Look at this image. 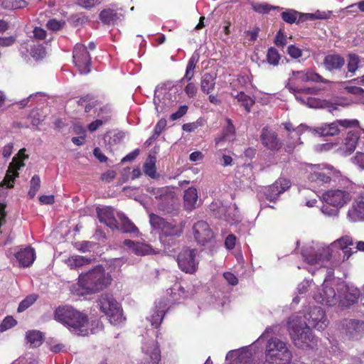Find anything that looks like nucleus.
I'll list each match as a JSON object with an SVG mask.
<instances>
[{
    "mask_svg": "<svg viewBox=\"0 0 364 364\" xmlns=\"http://www.w3.org/2000/svg\"><path fill=\"white\" fill-rule=\"evenodd\" d=\"M112 281L111 275L98 265L78 277L77 283L72 287L71 291L76 295L92 294L107 288Z\"/></svg>",
    "mask_w": 364,
    "mask_h": 364,
    "instance_id": "obj_1",
    "label": "nucleus"
},
{
    "mask_svg": "<svg viewBox=\"0 0 364 364\" xmlns=\"http://www.w3.org/2000/svg\"><path fill=\"white\" fill-rule=\"evenodd\" d=\"M54 319L77 336H85L89 333L87 315L72 306L64 305L56 308Z\"/></svg>",
    "mask_w": 364,
    "mask_h": 364,
    "instance_id": "obj_2",
    "label": "nucleus"
},
{
    "mask_svg": "<svg viewBox=\"0 0 364 364\" xmlns=\"http://www.w3.org/2000/svg\"><path fill=\"white\" fill-rule=\"evenodd\" d=\"M288 328L290 338L297 348L305 350L317 348L318 338L313 333L306 323H289Z\"/></svg>",
    "mask_w": 364,
    "mask_h": 364,
    "instance_id": "obj_3",
    "label": "nucleus"
},
{
    "mask_svg": "<svg viewBox=\"0 0 364 364\" xmlns=\"http://www.w3.org/2000/svg\"><path fill=\"white\" fill-rule=\"evenodd\" d=\"M309 168L307 179L317 186L328 184L331 181L343 187L350 185V181L346 177L333 168H321L318 165H311Z\"/></svg>",
    "mask_w": 364,
    "mask_h": 364,
    "instance_id": "obj_4",
    "label": "nucleus"
},
{
    "mask_svg": "<svg viewBox=\"0 0 364 364\" xmlns=\"http://www.w3.org/2000/svg\"><path fill=\"white\" fill-rule=\"evenodd\" d=\"M292 353L287 343L278 338H271L267 342L263 364H288Z\"/></svg>",
    "mask_w": 364,
    "mask_h": 364,
    "instance_id": "obj_5",
    "label": "nucleus"
},
{
    "mask_svg": "<svg viewBox=\"0 0 364 364\" xmlns=\"http://www.w3.org/2000/svg\"><path fill=\"white\" fill-rule=\"evenodd\" d=\"M96 303L99 310L109 318L112 323L115 325L122 321V309L112 294H102Z\"/></svg>",
    "mask_w": 364,
    "mask_h": 364,
    "instance_id": "obj_6",
    "label": "nucleus"
},
{
    "mask_svg": "<svg viewBox=\"0 0 364 364\" xmlns=\"http://www.w3.org/2000/svg\"><path fill=\"white\" fill-rule=\"evenodd\" d=\"M149 220L151 225L154 229L160 230L165 236L179 237L183 232V222L178 224L174 220L168 221L154 213L150 214Z\"/></svg>",
    "mask_w": 364,
    "mask_h": 364,
    "instance_id": "obj_7",
    "label": "nucleus"
},
{
    "mask_svg": "<svg viewBox=\"0 0 364 364\" xmlns=\"http://www.w3.org/2000/svg\"><path fill=\"white\" fill-rule=\"evenodd\" d=\"M73 63L80 74H88L91 71V57L87 47L77 43L73 51Z\"/></svg>",
    "mask_w": 364,
    "mask_h": 364,
    "instance_id": "obj_8",
    "label": "nucleus"
},
{
    "mask_svg": "<svg viewBox=\"0 0 364 364\" xmlns=\"http://www.w3.org/2000/svg\"><path fill=\"white\" fill-rule=\"evenodd\" d=\"M290 180L285 178H279L272 185L263 187L259 191L261 198L274 202L277 200L279 196L291 187Z\"/></svg>",
    "mask_w": 364,
    "mask_h": 364,
    "instance_id": "obj_9",
    "label": "nucleus"
},
{
    "mask_svg": "<svg viewBox=\"0 0 364 364\" xmlns=\"http://www.w3.org/2000/svg\"><path fill=\"white\" fill-rule=\"evenodd\" d=\"M197 250L184 248L177 256L179 269L187 273L193 274L198 269V262L196 260Z\"/></svg>",
    "mask_w": 364,
    "mask_h": 364,
    "instance_id": "obj_10",
    "label": "nucleus"
},
{
    "mask_svg": "<svg viewBox=\"0 0 364 364\" xmlns=\"http://www.w3.org/2000/svg\"><path fill=\"white\" fill-rule=\"evenodd\" d=\"M193 234L196 242L202 246L211 242L215 234L205 221L199 220L193 225Z\"/></svg>",
    "mask_w": 364,
    "mask_h": 364,
    "instance_id": "obj_11",
    "label": "nucleus"
},
{
    "mask_svg": "<svg viewBox=\"0 0 364 364\" xmlns=\"http://www.w3.org/2000/svg\"><path fill=\"white\" fill-rule=\"evenodd\" d=\"M322 198L327 204L339 208L350 200L351 195L345 190L331 189L324 192Z\"/></svg>",
    "mask_w": 364,
    "mask_h": 364,
    "instance_id": "obj_12",
    "label": "nucleus"
},
{
    "mask_svg": "<svg viewBox=\"0 0 364 364\" xmlns=\"http://www.w3.org/2000/svg\"><path fill=\"white\" fill-rule=\"evenodd\" d=\"M305 318L306 324L318 331H323L328 324L326 312L318 306L312 308Z\"/></svg>",
    "mask_w": 364,
    "mask_h": 364,
    "instance_id": "obj_13",
    "label": "nucleus"
},
{
    "mask_svg": "<svg viewBox=\"0 0 364 364\" xmlns=\"http://www.w3.org/2000/svg\"><path fill=\"white\" fill-rule=\"evenodd\" d=\"M340 296H337L335 289L329 286L326 279L322 284V289L314 296V299L321 304L334 306L339 303Z\"/></svg>",
    "mask_w": 364,
    "mask_h": 364,
    "instance_id": "obj_14",
    "label": "nucleus"
},
{
    "mask_svg": "<svg viewBox=\"0 0 364 364\" xmlns=\"http://www.w3.org/2000/svg\"><path fill=\"white\" fill-rule=\"evenodd\" d=\"M24 166V163L19 159L14 157L9 164L4 180L0 183V188L6 186L7 188L14 187L15 179L18 177V171Z\"/></svg>",
    "mask_w": 364,
    "mask_h": 364,
    "instance_id": "obj_15",
    "label": "nucleus"
},
{
    "mask_svg": "<svg viewBox=\"0 0 364 364\" xmlns=\"http://www.w3.org/2000/svg\"><path fill=\"white\" fill-rule=\"evenodd\" d=\"M346 336L349 338L357 339L364 334V321L358 319L346 320L343 324Z\"/></svg>",
    "mask_w": 364,
    "mask_h": 364,
    "instance_id": "obj_16",
    "label": "nucleus"
},
{
    "mask_svg": "<svg viewBox=\"0 0 364 364\" xmlns=\"http://www.w3.org/2000/svg\"><path fill=\"white\" fill-rule=\"evenodd\" d=\"M262 144L272 151H277L282 147V142L279 140L275 132L264 127L260 136Z\"/></svg>",
    "mask_w": 364,
    "mask_h": 364,
    "instance_id": "obj_17",
    "label": "nucleus"
},
{
    "mask_svg": "<svg viewBox=\"0 0 364 364\" xmlns=\"http://www.w3.org/2000/svg\"><path fill=\"white\" fill-rule=\"evenodd\" d=\"M97 215L100 223L105 224L112 230L117 228V219L114 216V210L112 207L97 208Z\"/></svg>",
    "mask_w": 364,
    "mask_h": 364,
    "instance_id": "obj_18",
    "label": "nucleus"
},
{
    "mask_svg": "<svg viewBox=\"0 0 364 364\" xmlns=\"http://www.w3.org/2000/svg\"><path fill=\"white\" fill-rule=\"evenodd\" d=\"M281 17L284 21L287 23L292 24L294 23H299L300 21L306 20H314L316 18L314 14H300L299 12L289 9L281 14Z\"/></svg>",
    "mask_w": 364,
    "mask_h": 364,
    "instance_id": "obj_19",
    "label": "nucleus"
},
{
    "mask_svg": "<svg viewBox=\"0 0 364 364\" xmlns=\"http://www.w3.org/2000/svg\"><path fill=\"white\" fill-rule=\"evenodd\" d=\"M292 75L300 82H314L324 84L329 82L328 80H326L321 75L312 70H307L306 71H293Z\"/></svg>",
    "mask_w": 364,
    "mask_h": 364,
    "instance_id": "obj_20",
    "label": "nucleus"
},
{
    "mask_svg": "<svg viewBox=\"0 0 364 364\" xmlns=\"http://www.w3.org/2000/svg\"><path fill=\"white\" fill-rule=\"evenodd\" d=\"M346 60L343 56L339 54H328L324 57L323 66L326 70L333 72L341 70L344 66Z\"/></svg>",
    "mask_w": 364,
    "mask_h": 364,
    "instance_id": "obj_21",
    "label": "nucleus"
},
{
    "mask_svg": "<svg viewBox=\"0 0 364 364\" xmlns=\"http://www.w3.org/2000/svg\"><path fill=\"white\" fill-rule=\"evenodd\" d=\"M303 257L305 261L311 265L321 264L323 266V262L324 260L329 261L331 257V254L328 249L318 250L314 254H303Z\"/></svg>",
    "mask_w": 364,
    "mask_h": 364,
    "instance_id": "obj_22",
    "label": "nucleus"
},
{
    "mask_svg": "<svg viewBox=\"0 0 364 364\" xmlns=\"http://www.w3.org/2000/svg\"><path fill=\"white\" fill-rule=\"evenodd\" d=\"M344 289L343 296H340L339 298V305L348 307L358 301L360 296V291L357 288H350L346 286L344 287Z\"/></svg>",
    "mask_w": 364,
    "mask_h": 364,
    "instance_id": "obj_23",
    "label": "nucleus"
},
{
    "mask_svg": "<svg viewBox=\"0 0 364 364\" xmlns=\"http://www.w3.org/2000/svg\"><path fill=\"white\" fill-rule=\"evenodd\" d=\"M123 244L132 251L133 253L138 256H145L152 252V247L151 245L134 242L131 240H124Z\"/></svg>",
    "mask_w": 364,
    "mask_h": 364,
    "instance_id": "obj_24",
    "label": "nucleus"
},
{
    "mask_svg": "<svg viewBox=\"0 0 364 364\" xmlns=\"http://www.w3.org/2000/svg\"><path fill=\"white\" fill-rule=\"evenodd\" d=\"M16 258L18 261L21 267H29L33 263L36 259L35 250L30 247L21 250L16 254Z\"/></svg>",
    "mask_w": 364,
    "mask_h": 364,
    "instance_id": "obj_25",
    "label": "nucleus"
},
{
    "mask_svg": "<svg viewBox=\"0 0 364 364\" xmlns=\"http://www.w3.org/2000/svg\"><path fill=\"white\" fill-rule=\"evenodd\" d=\"M117 217L120 220V224L117 222V228L114 230H117L124 233H135L139 231L137 227L122 213H117Z\"/></svg>",
    "mask_w": 364,
    "mask_h": 364,
    "instance_id": "obj_26",
    "label": "nucleus"
},
{
    "mask_svg": "<svg viewBox=\"0 0 364 364\" xmlns=\"http://www.w3.org/2000/svg\"><path fill=\"white\" fill-rule=\"evenodd\" d=\"M217 75L215 73H205L200 80V89L206 95H209L215 86Z\"/></svg>",
    "mask_w": 364,
    "mask_h": 364,
    "instance_id": "obj_27",
    "label": "nucleus"
},
{
    "mask_svg": "<svg viewBox=\"0 0 364 364\" xmlns=\"http://www.w3.org/2000/svg\"><path fill=\"white\" fill-rule=\"evenodd\" d=\"M101 102L95 97L87 95L77 100V105L84 109L85 113H89L93 108L100 105Z\"/></svg>",
    "mask_w": 364,
    "mask_h": 364,
    "instance_id": "obj_28",
    "label": "nucleus"
},
{
    "mask_svg": "<svg viewBox=\"0 0 364 364\" xmlns=\"http://www.w3.org/2000/svg\"><path fill=\"white\" fill-rule=\"evenodd\" d=\"M316 132L322 136H333L338 135L340 132L337 120L325 124L316 128Z\"/></svg>",
    "mask_w": 364,
    "mask_h": 364,
    "instance_id": "obj_29",
    "label": "nucleus"
},
{
    "mask_svg": "<svg viewBox=\"0 0 364 364\" xmlns=\"http://www.w3.org/2000/svg\"><path fill=\"white\" fill-rule=\"evenodd\" d=\"M156 156L149 154L143 166L144 173L154 179L157 178L159 176L156 172Z\"/></svg>",
    "mask_w": 364,
    "mask_h": 364,
    "instance_id": "obj_30",
    "label": "nucleus"
},
{
    "mask_svg": "<svg viewBox=\"0 0 364 364\" xmlns=\"http://www.w3.org/2000/svg\"><path fill=\"white\" fill-rule=\"evenodd\" d=\"M335 243L343 250V259H348L353 253L351 248H348L349 246L353 245V238L350 236L346 235L337 240Z\"/></svg>",
    "mask_w": 364,
    "mask_h": 364,
    "instance_id": "obj_31",
    "label": "nucleus"
},
{
    "mask_svg": "<svg viewBox=\"0 0 364 364\" xmlns=\"http://www.w3.org/2000/svg\"><path fill=\"white\" fill-rule=\"evenodd\" d=\"M359 136L355 132H349L345 139L343 149L348 154H350L356 148Z\"/></svg>",
    "mask_w": 364,
    "mask_h": 364,
    "instance_id": "obj_32",
    "label": "nucleus"
},
{
    "mask_svg": "<svg viewBox=\"0 0 364 364\" xmlns=\"http://www.w3.org/2000/svg\"><path fill=\"white\" fill-rule=\"evenodd\" d=\"M184 205L186 209L192 210L194 208L195 204L198 199V192L196 188L193 187L188 188L184 193Z\"/></svg>",
    "mask_w": 364,
    "mask_h": 364,
    "instance_id": "obj_33",
    "label": "nucleus"
},
{
    "mask_svg": "<svg viewBox=\"0 0 364 364\" xmlns=\"http://www.w3.org/2000/svg\"><path fill=\"white\" fill-rule=\"evenodd\" d=\"M99 18L105 25H110L119 18L117 11L112 9H105L99 14Z\"/></svg>",
    "mask_w": 364,
    "mask_h": 364,
    "instance_id": "obj_34",
    "label": "nucleus"
},
{
    "mask_svg": "<svg viewBox=\"0 0 364 364\" xmlns=\"http://www.w3.org/2000/svg\"><path fill=\"white\" fill-rule=\"evenodd\" d=\"M90 259L80 255H75L69 257L66 260V264L70 269H76L87 265L90 264Z\"/></svg>",
    "mask_w": 364,
    "mask_h": 364,
    "instance_id": "obj_35",
    "label": "nucleus"
},
{
    "mask_svg": "<svg viewBox=\"0 0 364 364\" xmlns=\"http://www.w3.org/2000/svg\"><path fill=\"white\" fill-rule=\"evenodd\" d=\"M232 97L237 99L238 102H241L242 105L245 108L247 112H250L251 107L255 103V101L244 92H240L237 95L233 92L231 93Z\"/></svg>",
    "mask_w": 364,
    "mask_h": 364,
    "instance_id": "obj_36",
    "label": "nucleus"
},
{
    "mask_svg": "<svg viewBox=\"0 0 364 364\" xmlns=\"http://www.w3.org/2000/svg\"><path fill=\"white\" fill-rule=\"evenodd\" d=\"M26 338L33 347H38L42 343L43 335L39 331H30L26 333Z\"/></svg>",
    "mask_w": 364,
    "mask_h": 364,
    "instance_id": "obj_37",
    "label": "nucleus"
},
{
    "mask_svg": "<svg viewBox=\"0 0 364 364\" xmlns=\"http://www.w3.org/2000/svg\"><path fill=\"white\" fill-rule=\"evenodd\" d=\"M345 90L348 93L356 97L358 103L364 104V90L363 88L357 86H347Z\"/></svg>",
    "mask_w": 364,
    "mask_h": 364,
    "instance_id": "obj_38",
    "label": "nucleus"
},
{
    "mask_svg": "<svg viewBox=\"0 0 364 364\" xmlns=\"http://www.w3.org/2000/svg\"><path fill=\"white\" fill-rule=\"evenodd\" d=\"M267 61L269 64L277 66L279 65L281 56L274 47H270L267 53Z\"/></svg>",
    "mask_w": 364,
    "mask_h": 364,
    "instance_id": "obj_39",
    "label": "nucleus"
},
{
    "mask_svg": "<svg viewBox=\"0 0 364 364\" xmlns=\"http://www.w3.org/2000/svg\"><path fill=\"white\" fill-rule=\"evenodd\" d=\"M252 9L257 13L264 14L269 13L271 10L279 9V6H271L267 3H253Z\"/></svg>",
    "mask_w": 364,
    "mask_h": 364,
    "instance_id": "obj_40",
    "label": "nucleus"
},
{
    "mask_svg": "<svg viewBox=\"0 0 364 364\" xmlns=\"http://www.w3.org/2000/svg\"><path fill=\"white\" fill-rule=\"evenodd\" d=\"M353 209L354 213L360 219H364V196H359L353 203Z\"/></svg>",
    "mask_w": 364,
    "mask_h": 364,
    "instance_id": "obj_41",
    "label": "nucleus"
},
{
    "mask_svg": "<svg viewBox=\"0 0 364 364\" xmlns=\"http://www.w3.org/2000/svg\"><path fill=\"white\" fill-rule=\"evenodd\" d=\"M167 126V122L165 118H161L158 121L156 126L154 127L152 135L149 137L150 141H155L166 129Z\"/></svg>",
    "mask_w": 364,
    "mask_h": 364,
    "instance_id": "obj_42",
    "label": "nucleus"
},
{
    "mask_svg": "<svg viewBox=\"0 0 364 364\" xmlns=\"http://www.w3.org/2000/svg\"><path fill=\"white\" fill-rule=\"evenodd\" d=\"M348 71L354 74L358 68V65L360 63L359 56L356 54L350 53L348 55Z\"/></svg>",
    "mask_w": 364,
    "mask_h": 364,
    "instance_id": "obj_43",
    "label": "nucleus"
},
{
    "mask_svg": "<svg viewBox=\"0 0 364 364\" xmlns=\"http://www.w3.org/2000/svg\"><path fill=\"white\" fill-rule=\"evenodd\" d=\"M41 186V179L39 176L34 175L30 181V189L28 192V195L31 198H33L36 195V193L39 190Z\"/></svg>",
    "mask_w": 364,
    "mask_h": 364,
    "instance_id": "obj_44",
    "label": "nucleus"
},
{
    "mask_svg": "<svg viewBox=\"0 0 364 364\" xmlns=\"http://www.w3.org/2000/svg\"><path fill=\"white\" fill-rule=\"evenodd\" d=\"M38 296L36 294H31L27 296L23 300H22L18 307V312H23L28 308H29L37 299Z\"/></svg>",
    "mask_w": 364,
    "mask_h": 364,
    "instance_id": "obj_45",
    "label": "nucleus"
},
{
    "mask_svg": "<svg viewBox=\"0 0 364 364\" xmlns=\"http://www.w3.org/2000/svg\"><path fill=\"white\" fill-rule=\"evenodd\" d=\"M164 314H165L164 311H161V310H156L151 315L150 321L151 323V325L154 328H157L161 325V323L164 319Z\"/></svg>",
    "mask_w": 364,
    "mask_h": 364,
    "instance_id": "obj_46",
    "label": "nucleus"
},
{
    "mask_svg": "<svg viewBox=\"0 0 364 364\" xmlns=\"http://www.w3.org/2000/svg\"><path fill=\"white\" fill-rule=\"evenodd\" d=\"M17 323V321L11 316H8L4 318L0 324V332H4L8 329L14 327Z\"/></svg>",
    "mask_w": 364,
    "mask_h": 364,
    "instance_id": "obj_47",
    "label": "nucleus"
},
{
    "mask_svg": "<svg viewBox=\"0 0 364 364\" xmlns=\"http://www.w3.org/2000/svg\"><path fill=\"white\" fill-rule=\"evenodd\" d=\"M75 131L77 134L82 133L83 135L80 136L73 137L71 139L72 142L77 146L83 144L85 140V130L82 127H75Z\"/></svg>",
    "mask_w": 364,
    "mask_h": 364,
    "instance_id": "obj_48",
    "label": "nucleus"
},
{
    "mask_svg": "<svg viewBox=\"0 0 364 364\" xmlns=\"http://www.w3.org/2000/svg\"><path fill=\"white\" fill-rule=\"evenodd\" d=\"M184 92L189 98H194L198 93L196 84L193 82H188L184 87Z\"/></svg>",
    "mask_w": 364,
    "mask_h": 364,
    "instance_id": "obj_49",
    "label": "nucleus"
},
{
    "mask_svg": "<svg viewBox=\"0 0 364 364\" xmlns=\"http://www.w3.org/2000/svg\"><path fill=\"white\" fill-rule=\"evenodd\" d=\"M101 0H76V4L86 9H90L98 4H100Z\"/></svg>",
    "mask_w": 364,
    "mask_h": 364,
    "instance_id": "obj_50",
    "label": "nucleus"
},
{
    "mask_svg": "<svg viewBox=\"0 0 364 364\" xmlns=\"http://www.w3.org/2000/svg\"><path fill=\"white\" fill-rule=\"evenodd\" d=\"M287 43V36L284 35V31L282 29H279L276 35L274 44L278 47L283 48Z\"/></svg>",
    "mask_w": 364,
    "mask_h": 364,
    "instance_id": "obj_51",
    "label": "nucleus"
},
{
    "mask_svg": "<svg viewBox=\"0 0 364 364\" xmlns=\"http://www.w3.org/2000/svg\"><path fill=\"white\" fill-rule=\"evenodd\" d=\"M237 173H242L245 179H250L252 176V167L250 164H244L238 167Z\"/></svg>",
    "mask_w": 364,
    "mask_h": 364,
    "instance_id": "obj_52",
    "label": "nucleus"
},
{
    "mask_svg": "<svg viewBox=\"0 0 364 364\" xmlns=\"http://www.w3.org/2000/svg\"><path fill=\"white\" fill-rule=\"evenodd\" d=\"M151 362L149 364H158L161 360V351L158 346H155L149 353Z\"/></svg>",
    "mask_w": 364,
    "mask_h": 364,
    "instance_id": "obj_53",
    "label": "nucleus"
},
{
    "mask_svg": "<svg viewBox=\"0 0 364 364\" xmlns=\"http://www.w3.org/2000/svg\"><path fill=\"white\" fill-rule=\"evenodd\" d=\"M338 127L344 128L357 127L359 126V122L357 119H341L337 120Z\"/></svg>",
    "mask_w": 364,
    "mask_h": 364,
    "instance_id": "obj_54",
    "label": "nucleus"
},
{
    "mask_svg": "<svg viewBox=\"0 0 364 364\" xmlns=\"http://www.w3.org/2000/svg\"><path fill=\"white\" fill-rule=\"evenodd\" d=\"M188 109V107L186 105L181 106L176 112H174L170 115V119L172 121H175L178 119L181 118L183 116H184L186 114Z\"/></svg>",
    "mask_w": 364,
    "mask_h": 364,
    "instance_id": "obj_55",
    "label": "nucleus"
},
{
    "mask_svg": "<svg viewBox=\"0 0 364 364\" xmlns=\"http://www.w3.org/2000/svg\"><path fill=\"white\" fill-rule=\"evenodd\" d=\"M287 53L292 58L297 59L302 55V50L294 45H291L287 48Z\"/></svg>",
    "mask_w": 364,
    "mask_h": 364,
    "instance_id": "obj_56",
    "label": "nucleus"
},
{
    "mask_svg": "<svg viewBox=\"0 0 364 364\" xmlns=\"http://www.w3.org/2000/svg\"><path fill=\"white\" fill-rule=\"evenodd\" d=\"M108 119L106 118L104 120L103 119H96L91 123H90L87 126V129L90 132H95L105 122H107Z\"/></svg>",
    "mask_w": 364,
    "mask_h": 364,
    "instance_id": "obj_57",
    "label": "nucleus"
},
{
    "mask_svg": "<svg viewBox=\"0 0 364 364\" xmlns=\"http://www.w3.org/2000/svg\"><path fill=\"white\" fill-rule=\"evenodd\" d=\"M223 277L230 285L235 286L238 284V279L233 273L230 272H224Z\"/></svg>",
    "mask_w": 364,
    "mask_h": 364,
    "instance_id": "obj_58",
    "label": "nucleus"
},
{
    "mask_svg": "<svg viewBox=\"0 0 364 364\" xmlns=\"http://www.w3.org/2000/svg\"><path fill=\"white\" fill-rule=\"evenodd\" d=\"M236 237L233 234L227 236L225 240V246L228 250H232L235 247Z\"/></svg>",
    "mask_w": 364,
    "mask_h": 364,
    "instance_id": "obj_59",
    "label": "nucleus"
},
{
    "mask_svg": "<svg viewBox=\"0 0 364 364\" xmlns=\"http://www.w3.org/2000/svg\"><path fill=\"white\" fill-rule=\"evenodd\" d=\"M16 41V36L0 37V46L9 47L12 46Z\"/></svg>",
    "mask_w": 364,
    "mask_h": 364,
    "instance_id": "obj_60",
    "label": "nucleus"
},
{
    "mask_svg": "<svg viewBox=\"0 0 364 364\" xmlns=\"http://www.w3.org/2000/svg\"><path fill=\"white\" fill-rule=\"evenodd\" d=\"M116 171L114 170H108L101 175V180L105 182H111L116 177Z\"/></svg>",
    "mask_w": 364,
    "mask_h": 364,
    "instance_id": "obj_61",
    "label": "nucleus"
},
{
    "mask_svg": "<svg viewBox=\"0 0 364 364\" xmlns=\"http://www.w3.org/2000/svg\"><path fill=\"white\" fill-rule=\"evenodd\" d=\"M110 113V109L107 105L101 106L97 112V117L101 118L100 119H105L107 118L109 119V114Z\"/></svg>",
    "mask_w": 364,
    "mask_h": 364,
    "instance_id": "obj_62",
    "label": "nucleus"
},
{
    "mask_svg": "<svg viewBox=\"0 0 364 364\" xmlns=\"http://www.w3.org/2000/svg\"><path fill=\"white\" fill-rule=\"evenodd\" d=\"M353 162L360 168L364 169V153L358 152L353 159Z\"/></svg>",
    "mask_w": 364,
    "mask_h": 364,
    "instance_id": "obj_63",
    "label": "nucleus"
},
{
    "mask_svg": "<svg viewBox=\"0 0 364 364\" xmlns=\"http://www.w3.org/2000/svg\"><path fill=\"white\" fill-rule=\"evenodd\" d=\"M47 28L50 31H56L61 28V23L56 19H50L47 23Z\"/></svg>",
    "mask_w": 364,
    "mask_h": 364,
    "instance_id": "obj_64",
    "label": "nucleus"
}]
</instances>
